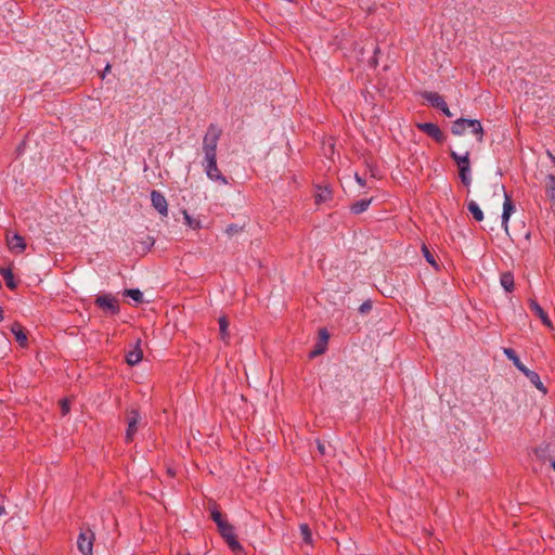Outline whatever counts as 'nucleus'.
<instances>
[{
	"label": "nucleus",
	"mask_w": 555,
	"mask_h": 555,
	"mask_svg": "<svg viewBox=\"0 0 555 555\" xmlns=\"http://www.w3.org/2000/svg\"><path fill=\"white\" fill-rule=\"evenodd\" d=\"M422 253H423V256L426 259V261L428 263H430L434 268L437 269L438 268V263H437V261L435 259L434 254L430 251V249L428 248L427 245H425V244L422 245Z\"/></svg>",
	"instance_id": "cd10ccee"
},
{
	"label": "nucleus",
	"mask_w": 555,
	"mask_h": 555,
	"mask_svg": "<svg viewBox=\"0 0 555 555\" xmlns=\"http://www.w3.org/2000/svg\"><path fill=\"white\" fill-rule=\"evenodd\" d=\"M330 335L326 328L319 331V341L314 346L313 350L310 351L309 358H315L325 352Z\"/></svg>",
	"instance_id": "9b49d317"
},
{
	"label": "nucleus",
	"mask_w": 555,
	"mask_h": 555,
	"mask_svg": "<svg viewBox=\"0 0 555 555\" xmlns=\"http://www.w3.org/2000/svg\"><path fill=\"white\" fill-rule=\"evenodd\" d=\"M534 453H535L537 457L540 459L541 461H543V462L548 461L550 462V457L551 456L547 455V446L545 448H542V447L537 448L534 450Z\"/></svg>",
	"instance_id": "473e14b6"
},
{
	"label": "nucleus",
	"mask_w": 555,
	"mask_h": 555,
	"mask_svg": "<svg viewBox=\"0 0 555 555\" xmlns=\"http://www.w3.org/2000/svg\"><path fill=\"white\" fill-rule=\"evenodd\" d=\"M504 354L508 360L513 362V364L517 367L518 371L521 372V370L526 366L517 356L516 351L512 348H504L503 349Z\"/></svg>",
	"instance_id": "393cba45"
},
{
	"label": "nucleus",
	"mask_w": 555,
	"mask_h": 555,
	"mask_svg": "<svg viewBox=\"0 0 555 555\" xmlns=\"http://www.w3.org/2000/svg\"><path fill=\"white\" fill-rule=\"evenodd\" d=\"M547 155L551 157L552 162L555 165V156L551 152H547Z\"/></svg>",
	"instance_id": "37998d69"
},
{
	"label": "nucleus",
	"mask_w": 555,
	"mask_h": 555,
	"mask_svg": "<svg viewBox=\"0 0 555 555\" xmlns=\"http://www.w3.org/2000/svg\"><path fill=\"white\" fill-rule=\"evenodd\" d=\"M317 448L321 455L327 454V448H326L325 443L322 442L321 440H317Z\"/></svg>",
	"instance_id": "e433bc0d"
},
{
	"label": "nucleus",
	"mask_w": 555,
	"mask_h": 555,
	"mask_svg": "<svg viewBox=\"0 0 555 555\" xmlns=\"http://www.w3.org/2000/svg\"><path fill=\"white\" fill-rule=\"evenodd\" d=\"M95 305L112 315H116L119 313V304L118 300L109 294L100 295L95 298Z\"/></svg>",
	"instance_id": "0eeeda50"
},
{
	"label": "nucleus",
	"mask_w": 555,
	"mask_h": 555,
	"mask_svg": "<svg viewBox=\"0 0 555 555\" xmlns=\"http://www.w3.org/2000/svg\"><path fill=\"white\" fill-rule=\"evenodd\" d=\"M439 111H441L443 113V115L447 117L453 116L452 112L449 109V106L447 104L444 106H442V108H440Z\"/></svg>",
	"instance_id": "4c0bfd02"
},
{
	"label": "nucleus",
	"mask_w": 555,
	"mask_h": 555,
	"mask_svg": "<svg viewBox=\"0 0 555 555\" xmlns=\"http://www.w3.org/2000/svg\"><path fill=\"white\" fill-rule=\"evenodd\" d=\"M300 534L305 543L310 544L312 542V533L307 524H301L299 526Z\"/></svg>",
	"instance_id": "c756f323"
},
{
	"label": "nucleus",
	"mask_w": 555,
	"mask_h": 555,
	"mask_svg": "<svg viewBox=\"0 0 555 555\" xmlns=\"http://www.w3.org/2000/svg\"><path fill=\"white\" fill-rule=\"evenodd\" d=\"M125 295L140 304L143 301V293L138 288H130L125 291Z\"/></svg>",
	"instance_id": "c85d7f7f"
},
{
	"label": "nucleus",
	"mask_w": 555,
	"mask_h": 555,
	"mask_svg": "<svg viewBox=\"0 0 555 555\" xmlns=\"http://www.w3.org/2000/svg\"><path fill=\"white\" fill-rule=\"evenodd\" d=\"M3 319H4L3 309H2V307H0V323L3 321Z\"/></svg>",
	"instance_id": "79ce46f5"
},
{
	"label": "nucleus",
	"mask_w": 555,
	"mask_h": 555,
	"mask_svg": "<svg viewBox=\"0 0 555 555\" xmlns=\"http://www.w3.org/2000/svg\"><path fill=\"white\" fill-rule=\"evenodd\" d=\"M0 274L4 279L5 285L10 289H15L17 287V283H16V281L14 279V274H13V271H12L11 268H1L0 269Z\"/></svg>",
	"instance_id": "5701e85b"
},
{
	"label": "nucleus",
	"mask_w": 555,
	"mask_h": 555,
	"mask_svg": "<svg viewBox=\"0 0 555 555\" xmlns=\"http://www.w3.org/2000/svg\"><path fill=\"white\" fill-rule=\"evenodd\" d=\"M467 128H470V131L476 137L477 142L481 143L483 141L485 130L478 119L459 118L453 121L451 132L454 135H462Z\"/></svg>",
	"instance_id": "f257e3e1"
},
{
	"label": "nucleus",
	"mask_w": 555,
	"mask_h": 555,
	"mask_svg": "<svg viewBox=\"0 0 555 555\" xmlns=\"http://www.w3.org/2000/svg\"><path fill=\"white\" fill-rule=\"evenodd\" d=\"M7 511L3 504H0V516L5 515Z\"/></svg>",
	"instance_id": "ea45409f"
},
{
	"label": "nucleus",
	"mask_w": 555,
	"mask_h": 555,
	"mask_svg": "<svg viewBox=\"0 0 555 555\" xmlns=\"http://www.w3.org/2000/svg\"><path fill=\"white\" fill-rule=\"evenodd\" d=\"M183 218H184V221H185V224H188L190 228L192 229H199L202 225H201V221L199 220H196L194 218H192L186 210H183Z\"/></svg>",
	"instance_id": "7c9ffc66"
},
{
	"label": "nucleus",
	"mask_w": 555,
	"mask_h": 555,
	"mask_svg": "<svg viewBox=\"0 0 555 555\" xmlns=\"http://www.w3.org/2000/svg\"><path fill=\"white\" fill-rule=\"evenodd\" d=\"M141 420V415L138 410L131 409L127 411V429L125 435V441L130 443L133 441L134 435L138 431V424Z\"/></svg>",
	"instance_id": "6e6552de"
},
{
	"label": "nucleus",
	"mask_w": 555,
	"mask_h": 555,
	"mask_svg": "<svg viewBox=\"0 0 555 555\" xmlns=\"http://www.w3.org/2000/svg\"><path fill=\"white\" fill-rule=\"evenodd\" d=\"M416 127L418 130L434 139L437 143H442L446 140V135L439 126L434 122H420Z\"/></svg>",
	"instance_id": "1a4fd4ad"
},
{
	"label": "nucleus",
	"mask_w": 555,
	"mask_h": 555,
	"mask_svg": "<svg viewBox=\"0 0 555 555\" xmlns=\"http://www.w3.org/2000/svg\"><path fill=\"white\" fill-rule=\"evenodd\" d=\"M152 206L159 212V215L167 217L168 203L163 193L157 190L151 192Z\"/></svg>",
	"instance_id": "9d476101"
},
{
	"label": "nucleus",
	"mask_w": 555,
	"mask_h": 555,
	"mask_svg": "<svg viewBox=\"0 0 555 555\" xmlns=\"http://www.w3.org/2000/svg\"><path fill=\"white\" fill-rule=\"evenodd\" d=\"M209 512H210V518L216 522L217 527H219L220 525H222L227 521V519L224 518V516L222 515V513L220 512V509L218 508V506L216 504H214L209 508Z\"/></svg>",
	"instance_id": "bb28decb"
},
{
	"label": "nucleus",
	"mask_w": 555,
	"mask_h": 555,
	"mask_svg": "<svg viewBox=\"0 0 555 555\" xmlns=\"http://www.w3.org/2000/svg\"><path fill=\"white\" fill-rule=\"evenodd\" d=\"M372 301L367 299L359 307L358 310L361 314H367L372 310Z\"/></svg>",
	"instance_id": "72a5a7b5"
},
{
	"label": "nucleus",
	"mask_w": 555,
	"mask_h": 555,
	"mask_svg": "<svg viewBox=\"0 0 555 555\" xmlns=\"http://www.w3.org/2000/svg\"><path fill=\"white\" fill-rule=\"evenodd\" d=\"M10 330H11L12 334L15 336V339L20 344V346L26 347L28 339H27L26 332H25L24 327L21 325V323L14 322L11 325Z\"/></svg>",
	"instance_id": "a211bd4d"
},
{
	"label": "nucleus",
	"mask_w": 555,
	"mask_h": 555,
	"mask_svg": "<svg viewBox=\"0 0 555 555\" xmlns=\"http://www.w3.org/2000/svg\"><path fill=\"white\" fill-rule=\"evenodd\" d=\"M142 358H143V351L141 349V339L139 338L135 341V345L133 346V348L126 353V362L130 366H133V365L138 364L142 360Z\"/></svg>",
	"instance_id": "2eb2a0df"
},
{
	"label": "nucleus",
	"mask_w": 555,
	"mask_h": 555,
	"mask_svg": "<svg viewBox=\"0 0 555 555\" xmlns=\"http://www.w3.org/2000/svg\"><path fill=\"white\" fill-rule=\"evenodd\" d=\"M545 194L550 201L555 203V176L552 173L545 178Z\"/></svg>",
	"instance_id": "4be33fe9"
},
{
	"label": "nucleus",
	"mask_w": 555,
	"mask_h": 555,
	"mask_svg": "<svg viewBox=\"0 0 555 555\" xmlns=\"http://www.w3.org/2000/svg\"><path fill=\"white\" fill-rule=\"evenodd\" d=\"M356 180L357 182L361 185V186H364L365 185V180L363 178H361L358 173H356Z\"/></svg>",
	"instance_id": "58836bf2"
},
{
	"label": "nucleus",
	"mask_w": 555,
	"mask_h": 555,
	"mask_svg": "<svg viewBox=\"0 0 555 555\" xmlns=\"http://www.w3.org/2000/svg\"><path fill=\"white\" fill-rule=\"evenodd\" d=\"M467 209L476 221L480 222L483 220V212L475 201H469L467 203Z\"/></svg>",
	"instance_id": "a878e982"
},
{
	"label": "nucleus",
	"mask_w": 555,
	"mask_h": 555,
	"mask_svg": "<svg viewBox=\"0 0 555 555\" xmlns=\"http://www.w3.org/2000/svg\"><path fill=\"white\" fill-rule=\"evenodd\" d=\"M319 192L315 194V204H322L333 198V192L328 186H319Z\"/></svg>",
	"instance_id": "aec40b11"
},
{
	"label": "nucleus",
	"mask_w": 555,
	"mask_h": 555,
	"mask_svg": "<svg viewBox=\"0 0 555 555\" xmlns=\"http://www.w3.org/2000/svg\"><path fill=\"white\" fill-rule=\"evenodd\" d=\"M422 98L424 100H426L433 107H435L437 109L442 108V106H444L447 104V102L444 101L443 96H441L437 92L424 91L422 93Z\"/></svg>",
	"instance_id": "f3484780"
},
{
	"label": "nucleus",
	"mask_w": 555,
	"mask_h": 555,
	"mask_svg": "<svg viewBox=\"0 0 555 555\" xmlns=\"http://www.w3.org/2000/svg\"><path fill=\"white\" fill-rule=\"evenodd\" d=\"M7 243L9 249L16 254H21L26 249V242L20 234L15 233L11 236H7Z\"/></svg>",
	"instance_id": "4468645a"
},
{
	"label": "nucleus",
	"mask_w": 555,
	"mask_h": 555,
	"mask_svg": "<svg viewBox=\"0 0 555 555\" xmlns=\"http://www.w3.org/2000/svg\"><path fill=\"white\" fill-rule=\"evenodd\" d=\"M501 286L507 292L512 293L515 288L514 275L512 272H504L500 276Z\"/></svg>",
	"instance_id": "6ab92c4d"
},
{
	"label": "nucleus",
	"mask_w": 555,
	"mask_h": 555,
	"mask_svg": "<svg viewBox=\"0 0 555 555\" xmlns=\"http://www.w3.org/2000/svg\"><path fill=\"white\" fill-rule=\"evenodd\" d=\"M218 323H219V332H220V338L224 341V343H229V339H230V333L228 331V327H229V321L227 319L225 315H221L219 319H218Z\"/></svg>",
	"instance_id": "b1692460"
},
{
	"label": "nucleus",
	"mask_w": 555,
	"mask_h": 555,
	"mask_svg": "<svg viewBox=\"0 0 555 555\" xmlns=\"http://www.w3.org/2000/svg\"><path fill=\"white\" fill-rule=\"evenodd\" d=\"M218 531L233 552H242L243 547L237 540L234 527L227 520L218 527Z\"/></svg>",
	"instance_id": "20e7f679"
},
{
	"label": "nucleus",
	"mask_w": 555,
	"mask_h": 555,
	"mask_svg": "<svg viewBox=\"0 0 555 555\" xmlns=\"http://www.w3.org/2000/svg\"><path fill=\"white\" fill-rule=\"evenodd\" d=\"M450 157L456 163L459 167V177L461 182L465 186H469L472 183L469 152L466 151L464 155H460L456 152L451 151Z\"/></svg>",
	"instance_id": "7ed1b4c3"
},
{
	"label": "nucleus",
	"mask_w": 555,
	"mask_h": 555,
	"mask_svg": "<svg viewBox=\"0 0 555 555\" xmlns=\"http://www.w3.org/2000/svg\"><path fill=\"white\" fill-rule=\"evenodd\" d=\"M205 172L208 179L222 185L229 184L228 178L218 168L217 156L205 157Z\"/></svg>",
	"instance_id": "39448f33"
},
{
	"label": "nucleus",
	"mask_w": 555,
	"mask_h": 555,
	"mask_svg": "<svg viewBox=\"0 0 555 555\" xmlns=\"http://www.w3.org/2000/svg\"><path fill=\"white\" fill-rule=\"evenodd\" d=\"M244 229V225H238L236 223H231L229 224L227 228H225V233L229 235V236H233L240 232H242Z\"/></svg>",
	"instance_id": "2f4dec72"
},
{
	"label": "nucleus",
	"mask_w": 555,
	"mask_h": 555,
	"mask_svg": "<svg viewBox=\"0 0 555 555\" xmlns=\"http://www.w3.org/2000/svg\"><path fill=\"white\" fill-rule=\"evenodd\" d=\"M94 532L87 528L81 530L77 538V547L82 555H93Z\"/></svg>",
	"instance_id": "423d86ee"
},
{
	"label": "nucleus",
	"mask_w": 555,
	"mask_h": 555,
	"mask_svg": "<svg viewBox=\"0 0 555 555\" xmlns=\"http://www.w3.org/2000/svg\"><path fill=\"white\" fill-rule=\"evenodd\" d=\"M521 373L530 380V383L540 390L543 395L547 393L546 387L543 385V383L540 379V376L537 372L529 370L527 366H525L521 370Z\"/></svg>",
	"instance_id": "dca6fc26"
},
{
	"label": "nucleus",
	"mask_w": 555,
	"mask_h": 555,
	"mask_svg": "<svg viewBox=\"0 0 555 555\" xmlns=\"http://www.w3.org/2000/svg\"><path fill=\"white\" fill-rule=\"evenodd\" d=\"M372 201L373 198H362L357 201L350 206V211L354 215H360L369 208Z\"/></svg>",
	"instance_id": "412c9836"
},
{
	"label": "nucleus",
	"mask_w": 555,
	"mask_h": 555,
	"mask_svg": "<svg viewBox=\"0 0 555 555\" xmlns=\"http://www.w3.org/2000/svg\"><path fill=\"white\" fill-rule=\"evenodd\" d=\"M503 194H504V204H503V212H502V225L504 227L505 231H507L508 228V220L512 215V212L515 209V206L512 202L511 196L506 193L504 185L501 186Z\"/></svg>",
	"instance_id": "ddd939ff"
},
{
	"label": "nucleus",
	"mask_w": 555,
	"mask_h": 555,
	"mask_svg": "<svg viewBox=\"0 0 555 555\" xmlns=\"http://www.w3.org/2000/svg\"><path fill=\"white\" fill-rule=\"evenodd\" d=\"M222 134L221 129L216 124H210L203 139V151L205 157L217 156V145Z\"/></svg>",
	"instance_id": "f03ea898"
},
{
	"label": "nucleus",
	"mask_w": 555,
	"mask_h": 555,
	"mask_svg": "<svg viewBox=\"0 0 555 555\" xmlns=\"http://www.w3.org/2000/svg\"><path fill=\"white\" fill-rule=\"evenodd\" d=\"M142 245H143V251H147L150 250L154 244H155V238L153 236H146L145 241L141 242Z\"/></svg>",
	"instance_id": "c9c22d12"
},
{
	"label": "nucleus",
	"mask_w": 555,
	"mask_h": 555,
	"mask_svg": "<svg viewBox=\"0 0 555 555\" xmlns=\"http://www.w3.org/2000/svg\"><path fill=\"white\" fill-rule=\"evenodd\" d=\"M109 68H111V66H109V65H106V67H105V72H108V70H109Z\"/></svg>",
	"instance_id": "c03bdc74"
},
{
	"label": "nucleus",
	"mask_w": 555,
	"mask_h": 555,
	"mask_svg": "<svg viewBox=\"0 0 555 555\" xmlns=\"http://www.w3.org/2000/svg\"><path fill=\"white\" fill-rule=\"evenodd\" d=\"M550 464L553 467V469L555 470V457H550Z\"/></svg>",
	"instance_id": "a19ab883"
},
{
	"label": "nucleus",
	"mask_w": 555,
	"mask_h": 555,
	"mask_svg": "<svg viewBox=\"0 0 555 555\" xmlns=\"http://www.w3.org/2000/svg\"><path fill=\"white\" fill-rule=\"evenodd\" d=\"M528 305L530 310L541 320L543 325H545L548 328H553L552 321L550 320L547 313L543 310V308L534 298H529Z\"/></svg>",
	"instance_id": "f8f14e48"
},
{
	"label": "nucleus",
	"mask_w": 555,
	"mask_h": 555,
	"mask_svg": "<svg viewBox=\"0 0 555 555\" xmlns=\"http://www.w3.org/2000/svg\"><path fill=\"white\" fill-rule=\"evenodd\" d=\"M62 415H66L70 411V402L68 399L64 398L60 401Z\"/></svg>",
	"instance_id": "f704fd0d"
}]
</instances>
